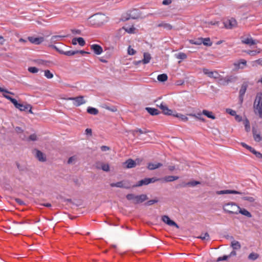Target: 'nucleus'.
<instances>
[{"label": "nucleus", "instance_id": "47", "mask_svg": "<svg viewBox=\"0 0 262 262\" xmlns=\"http://www.w3.org/2000/svg\"><path fill=\"white\" fill-rule=\"evenodd\" d=\"M101 168L104 171L107 172L110 171V166L108 164L102 163Z\"/></svg>", "mask_w": 262, "mask_h": 262}, {"label": "nucleus", "instance_id": "33", "mask_svg": "<svg viewBox=\"0 0 262 262\" xmlns=\"http://www.w3.org/2000/svg\"><path fill=\"white\" fill-rule=\"evenodd\" d=\"M179 179L178 176H166L163 178V180L166 182H172Z\"/></svg>", "mask_w": 262, "mask_h": 262}, {"label": "nucleus", "instance_id": "7", "mask_svg": "<svg viewBox=\"0 0 262 262\" xmlns=\"http://www.w3.org/2000/svg\"><path fill=\"white\" fill-rule=\"evenodd\" d=\"M160 180V179H158L156 177L145 178L139 181L136 185H134V187H140L143 185H146L150 183L156 182Z\"/></svg>", "mask_w": 262, "mask_h": 262}, {"label": "nucleus", "instance_id": "8", "mask_svg": "<svg viewBox=\"0 0 262 262\" xmlns=\"http://www.w3.org/2000/svg\"><path fill=\"white\" fill-rule=\"evenodd\" d=\"M141 161L142 160H140L139 159H137L136 160L129 159L126 161L124 164L125 165L126 168H132L136 167L137 165H139Z\"/></svg>", "mask_w": 262, "mask_h": 262}, {"label": "nucleus", "instance_id": "14", "mask_svg": "<svg viewBox=\"0 0 262 262\" xmlns=\"http://www.w3.org/2000/svg\"><path fill=\"white\" fill-rule=\"evenodd\" d=\"M15 131L16 133L19 136V138H20L22 140H26L27 139V136L24 133V130L22 129L21 127L16 126L15 127Z\"/></svg>", "mask_w": 262, "mask_h": 262}, {"label": "nucleus", "instance_id": "61", "mask_svg": "<svg viewBox=\"0 0 262 262\" xmlns=\"http://www.w3.org/2000/svg\"><path fill=\"white\" fill-rule=\"evenodd\" d=\"M128 53L129 55H133L136 53V51L134 49L131 48L130 47H129L128 48Z\"/></svg>", "mask_w": 262, "mask_h": 262}, {"label": "nucleus", "instance_id": "37", "mask_svg": "<svg viewBox=\"0 0 262 262\" xmlns=\"http://www.w3.org/2000/svg\"><path fill=\"white\" fill-rule=\"evenodd\" d=\"M168 79L167 75L166 74H160L157 77V79L160 82H165Z\"/></svg>", "mask_w": 262, "mask_h": 262}, {"label": "nucleus", "instance_id": "19", "mask_svg": "<svg viewBox=\"0 0 262 262\" xmlns=\"http://www.w3.org/2000/svg\"><path fill=\"white\" fill-rule=\"evenodd\" d=\"M247 86H248V85L246 83H243L241 86L240 90H239V100H240L241 103L243 102V96L246 92Z\"/></svg>", "mask_w": 262, "mask_h": 262}, {"label": "nucleus", "instance_id": "38", "mask_svg": "<svg viewBox=\"0 0 262 262\" xmlns=\"http://www.w3.org/2000/svg\"><path fill=\"white\" fill-rule=\"evenodd\" d=\"M77 54H78V51L77 50H74V51L70 50V51H64V52L63 53V55H67L68 56H73V55H74Z\"/></svg>", "mask_w": 262, "mask_h": 262}, {"label": "nucleus", "instance_id": "28", "mask_svg": "<svg viewBox=\"0 0 262 262\" xmlns=\"http://www.w3.org/2000/svg\"><path fill=\"white\" fill-rule=\"evenodd\" d=\"M151 59V55L149 53L145 52L143 54V59L141 60L143 64L148 63Z\"/></svg>", "mask_w": 262, "mask_h": 262}, {"label": "nucleus", "instance_id": "53", "mask_svg": "<svg viewBox=\"0 0 262 262\" xmlns=\"http://www.w3.org/2000/svg\"><path fill=\"white\" fill-rule=\"evenodd\" d=\"M158 202V200L157 199L151 200H149V201H147V202H146L145 203V205L146 206H150V205H153L155 203H157Z\"/></svg>", "mask_w": 262, "mask_h": 262}, {"label": "nucleus", "instance_id": "2", "mask_svg": "<svg viewBox=\"0 0 262 262\" xmlns=\"http://www.w3.org/2000/svg\"><path fill=\"white\" fill-rule=\"evenodd\" d=\"M126 198L128 201H132L133 203L135 204L142 203L148 199L147 195L144 194L136 195L133 193H130L126 195Z\"/></svg>", "mask_w": 262, "mask_h": 262}, {"label": "nucleus", "instance_id": "41", "mask_svg": "<svg viewBox=\"0 0 262 262\" xmlns=\"http://www.w3.org/2000/svg\"><path fill=\"white\" fill-rule=\"evenodd\" d=\"M258 254L255 253H251L248 256V258L250 260H254L258 257Z\"/></svg>", "mask_w": 262, "mask_h": 262}, {"label": "nucleus", "instance_id": "30", "mask_svg": "<svg viewBox=\"0 0 262 262\" xmlns=\"http://www.w3.org/2000/svg\"><path fill=\"white\" fill-rule=\"evenodd\" d=\"M203 115L207 116L208 118L212 119H215V117L214 115H213V113L212 112L208 111L206 110H204L202 111Z\"/></svg>", "mask_w": 262, "mask_h": 262}, {"label": "nucleus", "instance_id": "42", "mask_svg": "<svg viewBox=\"0 0 262 262\" xmlns=\"http://www.w3.org/2000/svg\"><path fill=\"white\" fill-rule=\"evenodd\" d=\"M245 130L247 132H249L250 130V124L249 120L246 119L244 122Z\"/></svg>", "mask_w": 262, "mask_h": 262}, {"label": "nucleus", "instance_id": "52", "mask_svg": "<svg viewBox=\"0 0 262 262\" xmlns=\"http://www.w3.org/2000/svg\"><path fill=\"white\" fill-rule=\"evenodd\" d=\"M242 199L251 203L254 202L255 200V199L252 196H244L242 198Z\"/></svg>", "mask_w": 262, "mask_h": 262}, {"label": "nucleus", "instance_id": "4", "mask_svg": "<svg viewBox=\"0 0 262 262\" xmlns=\"http://www.w3.org/2000/svg\"><path fill=\"white\" fill-rule=\"evenodd\" d=\"M238 206L234 202H229L223 206V209L226 213L229 214H237Z\"/></svg>", "mask_w": 262, "mask_h": 262}, {"label": "nucleus", "instance_id": "36", "mask_svg": "<svg viewBox=\"0 0 262 262\" xmlns=\"http://www.w3.org/2000/svg\"><path fill=\"white\" fill-rule=\"evenodd\" d=\"M87 112L90 114L96 115L99 112L97 108L90 106L87 108Z\"/></svg>", "mask_w": 262, "mask_h": 262}, {"label": "nucleus", "instance_id": "59", "mask_svg": "<svg viewBox=\"0 0 262 262\" xmlns=\"http://www.w3.org/2000/svg\"><path fill=\"white\" fill-rule=\"evenodd\" d=\"M241 145H242L243 147L246 148V149H248L250 152L253 149V147H252L251 146H250L249 145H248L247 144H246V143H241Z\"/></svg>", "mask_w": 262, "mask_h": 262}, {"label": "nucleus", "instance_id": "9", "mask_svg": "<svg viewBox=\"0 0 262 262\" xmlns=\"http://www.w3.org/2000/svg\"><path fill=\"white\" fill-rule=\"evenodd\" d=\"M222 24L226 28L230 29H232L237 26L236 20L233 18H231L230 19L225 21Z\"/></svg>", "mask_w": 262, "mask_h": 262}, {"label": "nucleus", "instance_id": "51", "mask_svg": "<svg viewBox=\"0 0 262 262\" xmlns=\"http://www.w3.org/2000/svg\"><path fill=\"white\" fill-rule=\"evenodd\" d=\"M45 76L48 79H51L53 77V74L48 70L45 71Z\"/></svg>", "mask_w": 262, "mask_h": 262}, {"label": "nucleus", "instance_id": "46", "mask_svg": "<svg viewBox=\"0 0 262 262\" xmlns=\"http://www.w3.org/2000/svg\"><path fill=\"white\" fill-rule=\"evenodd\" d=\"M176 57L178 59H185L187 58V55L185 53L181 52L177 54Z\"/></svg>", "mask_w": 262, "mask_h": 262}, {"label": "nucleus", "instance_id": "43", "mask_svg": "<svg viewBox=\"0 0 262 262\" xmlns=\"http://www.w3.org/2000/svg\"><path fill=\"white\" fill-rule=\"evenodd\" d=\"M37 140V137L36 134H33L31 135L28 138H27L26 140L28 141H35Z\"/></svg>", "mask_w": 262, "mask_h": 262}, {"label": "nucleus", "instance_id": "45", "mask_svg": "<svg viewBox=\"0 0 262 262\" xmlns=\"http://www.w3.org/2000/svg\"><path fill=\"white\" fill-rule=\"evenodd\" d=\"M251 152L253 154L256 158L258 159H262V154L260 152L256 151L255 149L253 148Z\"/></svg>", "mask_w": 262, "mask_h": 262}, {"label": "nucleus", "instance_id": "54", "mask_svg": "<svg viewBox=\"0 0 262 262\" xmlns=\"http://www.w3.org/2000/svg\"><path fill=\"white\" fill-rule=\"evenodd\" d=\"M16 165L17 166L18 169L20 171H24L26 170L25 166H24L23 165H21L18 162H16Z\"/></svg>", "mask_w": 262, "mask_h": 262}, {"label": "nucleus", "instance_id": "32", "mask_svg": "<svg viewBox=\"0 0 262 262\" xmlns=\"http://www.w3.org/2000/svg\"><path fill=\"white\" fill-rule=\"evenodd\" d=\"M231 246L234 250H239L241 248L239 242L234 240L231 242Z\"/></svg>", "mask_w": 262, "mask_h": 262}, {"label": "nucleus", "instance_id": "24", "mask_svg": "<svg viewBox=\"0 0 262 262\" xmlns=\"http://www.w3.org/2000/svg\"><path fill=\"white\" fill-rule=\"evenodd\" d=\"M242 42L244 44L249 45H254L256 44V41L254 40L251 37H247L246 38H243Z\"/></svg>", "mask_w": 262, "mask_h": 262}, {"label": "nucleus", "instance_id": "44", "mask_svg": "<svg viewBox=\"0 0 262 262\" xmlns=\"http://www.w3.org/2000/svg\"><path fill=\"white\" fill-rule=\"evenodd\" d=\"M202 42H203V38H200L195 40H192L190 41V42L191 43L194 44V45H201L202 43Z\"/></svg>", "mask_w": 262, "mask_h": 262}, {"label": "nucleus", "instance_id": "34", "mask_svg": "<svg viewBox=\"0 0 262 262\" xmlns=\"http://www.w3.org/2000/svg\"><path fill=\"white\" fill-rule=\"evenodd\" d=\"M173 116L178 118L179 119L184 122H186L188 120V118L185 115L181 114L176 113L173 114Z\"/></svg>", "mask_w": 262, "mask_h": 262}, {"label": "nucleus", "instance_id": "13", "mask_svg": "<svg viewBox=\"0 0 262 262\" xmlns=\"http://www.w3.org/2000/svg\"><path fill=\"white\" fill-rule=\"evenodd\" d=\"M162 221L166 223V224L168 225L169 226H174L177 228H179V227L178 225V224L175 223L174 221L171 220L170 218L167 215H163L162 216Z\"/></svg>", "mask_w": 262, "mask_h": 262}, {"label": "nucleus", "instance_id": "17", "mask_svg": "<svg viewBox=\"0 0 262 262\" xmlns=\"http://www.w3.org/2000/svg\"><path fill=\"white\" fill-rule=\"evenodd\" d=\"M35 151L36 152L35 157L39 161L45 162L46 161V157L42 152L38 149H35Z\"/></svg>", "mask_w": 262, "mask_h": 262}, {"label": "nucleus", "instance_id": "15", "mask_svg": "<svg viewBox=\"0 0 262 262\" xmlns=\"http://www.w3.org/2000/svg\"><path fill=\"white\" fill-rule=\"evenodd\" d=\"M242 193L236 190H219L216 191V194L218 195L225 194H242Z\"/></svg>", "mask_w": 262, "mask_h": 262}, {"label": "nucleus", "instance_id": "40", "mask_svg": "<svg viewBox=\"0 0 262 262\" xmlns=\"http://www.w3.org/2000/svg\"><path fill=\"white\" fill-rule=\"evenodd\" d=\"M66 37H67V35H54L52 36L51 40L53 41H56Z\"/></svg>", "mask_w": 262, "mask_h": 262}, {"label": "nucleus", "instance_id": "20", "mask_svg": "<svg viewBox=\"0 0 262 262\" xmlns=\"http://www.w3.org/2000/svg\"><path fill=\"white\" fill-rule=\"evenodd\" d=\"M247 61L244 59H241L240 61L234 63L235 70L243 69L246 65Z\"/></svg>", "mask_w": 262, "mask_h": 262}, {"label": "nucleus", "instance_id": "16", "mask_svg": "<svg viewBox=\"0 0 262 262\" xmlns=\"http://www.w3.org/2000/svg\"><path fill=\"white\" fill-rule=\"evenodd\" d=\"M91 49L96 55H100L102 53L103 49L102 47L97 44H94L91 46Z\"/></svg>", "mask_w": 262, "mask_h": 262}, {"label": "nucleus", "instance_id": "60", "mask_svg": "<svg viewBox=\"0 0 262 262\" xmlns=\"http://www.w3.org/2000/svg\"><path fill=\"white\" fill-rule=\"evenodd\" d=\"M259 52H260L259 51H255V50H253V51L249 50L247 52V53L248 54H249L251 56L255 55L256 54L259 53Z\"/></svg>", "mask_w": 262, "mask_h": 262}, {"label": "nucleus", "instance_id": "29", "mask_svg": "<svg viewBox=\"0 0 262 262\" xmlns=\"http://www.w3.org/2000/svg\"><path fill=\"white\" fill-rule=\"evenodd\" d=\"M162 166V164L161 163H157L156 164L149 163L148 164L147 168L149 170H154L159 167H161Z\"/></svg>", "mask_w": 262, "mask_h": 262}, {"label": "nucleus", "instance_id": "50", "mask_svg": "<svg viewBox=\"0 0 262 262\" xmlns=\"http://www.w3.org/2000/svg\"><path fill=\"white\" fill-rule=\"evenodd\" d=\"M77 42L80 46H83L85 44V40L82 37H77L76 38Z\"/></svg>", "mask_w": 262, "mask_h": 262}, {"label": "nucleus", "instance_id": "6", "mask_svg": "<svg viewBox=\"0 0 262 262\" xmlns=\"http://www.w3.org/2000/svg\"><path fill=\"white\" fill-rule=\"evenodd\" d=\"M105 15L102 14H96L89 17L90 21H93L92 25H101L104 23Z\"/></svg>", "mask_w": 262, "mask_h": 262}, {"label": "nucleus", "instance_id": "1", "mask_svg": "<svg viewBox=\"0 0 262 262\" xmlns=\"http://www.w3.org/2000/svg\"><path fill=\"white\" fill-rule=\"evenodd\" d=\"M3 96L6 98L7 99L10 100L15 106L16 108H18L20 111H27L29 110V112L31 114H33L32 111V106L29 104H21L17 102V101L14 99L9 96V95H6L5 94H3Z\"/></svg>", "mask_w": 262, "mask_h": 262}, {"label": "nucleus", "instance_id": "3", "mask_svg": "<svg viewBox=\"0 0 262 262\" xmlns=\"http://www.w3.org/2000/svg\"><path fill=\"white\" fill-rule=\"evenodd\" d=\"M255 113H258L259 117L262 118V93H258L254 102Z\"/></svg>", "mask_w": 262, "mask_h": 262}, {"label": "nucleus", "instance_id": "64", "mask_svg": "<svg viewBox=\"0 0 262 262\" xmlns=\"http://www.w3.org/2000/svg\"><path fill=\"white\" fill-rule=\"evenodd\" d=\"M15 201L20 205H24L25 204V202L18 198H15Z\"/></svg>", "mask_w": 262, "mask_h": 262}, {"label": "nucleus", "instance_id": "39", "mask_svg": "<svg viewBox=\"0 0 262 262\" xmlns=\"http://www.w3.org/2000/svg\"><path fill=\"white\" fill-rule=\"evenodd\" d=\"M202 43H203L204 45L206 46H211L212 44V42L210 40V39L208 37L205 38H203Z\"/></svg>", "mask_w": 262, "mask_h": 262}, {"label": "nucleus", "instance_id": "22", "mask_svg": "<svg viewBox=\"0 0 262 262\" xmlns=\"http://www.w3.org/2000/svg\"><path fill=\"white\" fill-rule=\"evenodd\" d=\"M252 133L255 141L259 142L262 140V137H261L260 133H257V130L254 127L252 128Z\"/></svg>", "mask_w": 262, "mask_h": 262}, {"label": "nucleus", "instance_id": "62", "mask_svg": "<svg viewBox=\"0 0 262 262\" xmlns=\"http://www.w3.org/2000/svg\"><path fill=\"white\" fill-rule=\"evenodd\" d=\"M105 108L106 110H108L112 112H115L117 111V109L116 108V107L115 106H113V107H110V106H106L105 107Z\"/></svg>", "mask_w": 262, "mask_h": 262}, {"label": "nucleus", "instance_id": "21", "mask_svg": "<svg viewBox=\"0 0 262 262\" xmlns=\"http://www.w3.org/2000/svg\"><path fill=\"white\" fill-rule=\"evenodd\" d=\"M28 40L32 43L39 45L43 41V37H29Z\"/></svg>", "mask_w": 262, "mask_h": 262}, {"label": "nucleus", "instance_id": "26", "mask_svg": "<svg viewBox=\"0 0 262 262\" xmlns=\"http://www.w3.org/2000/svg\"><path fill=\"white\" fill-rule=\"evenodd\" d=\"M147 112L152 116L158 115L160 114V112L157 108L147 107L145 108Z\"/></svg>", "mask_w": 262, "mask_h": 262}, {"label": "nucleus", "instance_id": "18", "mask_svg": "<svg viewBox=\"0 0 262 262\" xmlns=\"http://www.w3.org/2000/svg\"><path fill=\"white\" fill-rule=\"evenodd\" d=\"M110 185L111 187H116L119 188H123L125 189L130 188V186L124 183L123 181H120L115 183H111Z\"/></svg>", "mask_w": 262, "mask_h": 262}, {"label": "nucleus", "instance_id": "58", "mask_svg": "<svg viewBox=\"0 0 262 262\" xmlns=\"http://www.w3.org/2000/svg\"><path fill=\"white\" fill-rule=\"evenodd\" d=\"M226 112L228 113V114H230L231 116H234L235 115H236V112L234 110H232L230 108H227L226 110Z\"/></svg>", "mask_w": 262, "mask_h": 262}, {"label": "nucleus", "instance_id": "10", "mask_svg": "<svg viewBox=\"0 0 262 262\" xmlns=\"http://www.w3.org/2000/svg\"><path fill=\"white\" fill-rule=\"evenodd\" d=\"M67 100L74 101L73 103L76 106H80L85 103V101L83 99V97L82 96L76 97H69L67 98Z\"/></svg>", "mask_w": 262, "mask_h": 262}, {"label": "nucleus", "instance_id": "11", "mask_svg": "<svg viewBox=\"0 0 262 262\" xmlns=\"http://www.w3.org/2000/svg\"><path fill=\"white\" fill-rule=\"evenodd\" d=\"M236 80V77L233 76H228L220 79V83L223 85H227L229 83L233 82Z\"/></svg>", "mask_w": 262, "mask_h": 262}, {"label": "nucleus", "instance_id": "63", "mask_svg": "<svg viewBox=\"0 0 262 262\" xmlns=\"http://www.w3.org/2000/svg\"><path fill=\"white\" fill-rule=\"evenodd\" d=\"M53 47L60 54H63V53L64 52L63 50L60 49L59 47L56 46H53Z\"/></svg>", "mask_w": 262, "mask_h": 262}, {"label": "nucleus", "instance_id": "56", "mask_svg": "<svg viewBox=\"0 0 262 262\" xmlns=\"http://www.w3.org/2000/svg\"><path fill=\"white\" fill-rule=\"evenodd\" d=\"M230 257V256L227 255H224L223 256L219 257L216 259V262L223 261V260H226L228 258Z\"/></svg>", "mask_w": 262, "mask_h": 262}, {"label": "nucleus", "instance_id": "5", "mask_svg": "<svg viewBox=\"0 0 262 262\" xmlns=\"http://www.w3.org/2000/svg\"><path fill=\"white\" fill-rule=\"evenodd\" d=\"M139 17V14L138 10L134 9L128 11L125 14H124L121 17V20L123 21H126L129 19H137Z\"/></svg>", "mask_w": 262, "mask_h": 262}, {"label": "nucleus", "instance_id": "57", "mask_svg": "<svg viewBox=\"0 0 262 262\" xmlns=\"http://www.w3.org/2000/svg\"><path fill=\"white\" fill-rule=\"evenodd\" d=\"M28 71L30 72V73H36L37 72H38V69L36 68V67H29L28 68Z\"/></svg>", "mask_w": 262, "mask_h": 262}, {"label": "nucleus", "instance_id": "12", "mask_svg": "<svg viewBox=\"0 0 262 262\" xmlns=\"http://www.w3.org/2000/svg\"><path fill=\"white\" fill-rule=\"evenodd\" d=\"M203 72L204 74L207 75L208 77L210 78L217 79L219 78L220 77V74L216 71H210L208 69L204 68L203 69Z\"/></svg>", "mask_w": 262, "mask_h": 262}, {"label": "nucleus", "instance_id": "48", "mask_svg": "<svg viewBox=\"0 0 262 262\" xmlns=\"http://www.w3.org/2000/svg\"><path fill=\"white\" fill-rule=\"evenodd\" d=\"M156 106L158 107H159L161 110H162V113H163V112L164 111V110L168 107V106L165 104H164L163 102H161L160 104V105H158V104L157 103L156 104Z\"/></svg>", "mask_w": 262, "mask_h": 262}, {"label": "nucleus", "instance_id": "25", "mask_svg": "<svg viewBox=\"0 0 262 262\" xmlns=\"http://www.w3.org/2000/svg\"><path fill=\"white\" fill-rule=\"evenodd\" d=\"M201 183L200 181H195V180H191L187 183H185L182 184V187H186V186H189V187H195L197 185L200 184Z\"/></svg>", "mask_w": 262, "mask_h": 262}, {"label": "nucleus", "instance_id": "49", "mask_svg": "<svg viewBox=\"0 0 262 262\" xmlns=\"http://www.w3.org/2000/svg\"><path fill=\"white\" fill-rule=\"evenodd\" d=\"M163 114L165 115H168V116H170V115L173 116V114H173V111L169 109L168 107L166 108L164 110Z\"/></svg>", "mask_w": 262, "mask_h": 262}, {"label": "nucleus", "instance_id": "31", "mask_svg": "<svg viewBox=\"0 0 262 262\" xmlns=\"http://www.w3.org/2000/svg\"><path fill=\"white\" fill-rule=\"evenodd\" d=\"M202 114H203L202 112V113H199L196 114H188V115L189 116L194 117L195 118H196L198 120H200L202 122H205V121H206L205 119L203 117H202Z\"/></svg>", "mask_w": 262, "mask_h": 262}, {"label": "nucleus", "instance_id": "23", "mask_svg": "<svg viewBox=\"0 0 262 262\" xmlns=\"http://www.w3.org/2000/svg\"><path fill=\"white\" fill-rule=\"evenodd\" d=\"M238 213H241L249 218L252 217V214L249 211L245 208H241L239 206H238L237 214Z\"/></svg>", "mask_w": 262, "mask_h": 262}, {"label": "nucleus", "instance_id": "27", "mask_svg": "<svg viewBox=\"0 0 262 262\" xmlns=\"http://www.w3.org/2000/svg\"><path fill=\"white\" fill-rule=\"evenodd\" d=\"M131 132L133 135L135 136H136V134L137 133H139L140 134H145L150 132V131L146 128H137L136 129L132 130Z\"/></svg>", "mask_w": 262, "mask_h": 262}, {"label": "nucleus", "instance_id": "35", "mask_svg": "<svg viewBox=\"0 0 262 262\" xmlns=\"http://www.w3.org/2000/svg\"><path fill=\"white\" fill-rule=\"evenodd\" d=\"M158 27H163L167 30H170L172 29V26L170 24H167V23H162L159 24L158 25Z\"/></svg>", "mask_w": 262, "mask_h": 262}, {"label": "nucleus", "instance_id": "55", "mask_svg": "<svg viewBox=\"0 0 262 262\" xmlns=\"http://www.w3.org/2000/svg\"><path fill=\"white\" fill-rule=\"evenodd\" d=\"M198 238L202 239V240L204 239H209V235L207 232H206L204 235L202 234L201 236L198 237Z\"/></svg>", "mask_w": 262, "mask_h": 262}]
</instances>
